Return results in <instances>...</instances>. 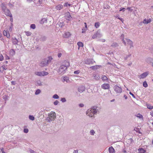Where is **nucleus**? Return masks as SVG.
I'll return each instance as SVG.
<instances>
[{
	"label": "nucleus",
	"mask_w": 153,
	"mask_h": 153,
	"mask_svg": "<svg viewBox=\"0 0 153 153\" xmlns=\"http://www.w3.org/2000/svg\"><path fill=\"white\" fill-rule=\"evenodd\" d=\"M48 116L49 117H47L46 120L48 122H50L55 120L56 118V114L55 112L51 111L48 114Z\"/></svg>",
	"instance_id": "obj_1"
},
{
	"label": "nucleus",
	"mask_w": 153,
	"mask_h": 153,
	"mask_svg": "<svg viewBox=\"0 0 153 153\" xmlns=\"http://www.w3.org/2000/svg\"><path fill=\"white\" fill-rule=\"evenodd\" d=\"M67 70V68L64 66V65H62L60 66L57 72L59 75H62L65 73Z\"/></svg>",
	"instance_id": "obj_2"
},
{
	"label": "nucleus",
	"mask_w": 153,
	"mask_h": 153,
	"mask_svg": "<svg viewBox=\"0 0 153 153\" xmlns=\"http://www.w3.org/2000/svg\"><path fill=\"white\" fill-rule=\"evenodd\" d=\"M114 91L116 92L117 95H119L120 94L122 91V88L119 87V86L116 85L114 86L113 87Z\"/></svg>",
	"instance_id": "obj_3"
},
{
	"label": "nucleus",
	"mask_w": 153,
	"mask_h": 153,
	"mask_svg": "<svg viewBox=\"0 0 153 153\" xmlns=\"http://www.w3.org/2000/svg\"><path fill=\"white\" fill-rule=\"evenodd\" d=\"M48 73L46 71L36 72L35 74L39 76H44L48 75Z\"/></svg>",
	"instance_id": "obj_4"
},
{
	"label": "nucleus",
	"mask_w": 153,
	"mask_h": 153,
	"mask_svg": "<svg viewBox=\"0 0 153 153\" xmlns=\"http://www.w3.org/2000/svg\"><path fill=\"white\" fill-rule=\"evenodd\" d=\"M95 62L93 59H87L84 61V63L86 65L93 64Z\"/></svg>",
	"instance_id": "obj_5"
},
{
	"label": "nucleus",
	"mask_w": 153,
	"mask_h": 153,
	"mask_svg": "<svg viewBox=\"0 0 153 153\" xmlns=\"http://www.w3.org/2000/svg\"><path fill=\"white\" fill-rule=\"evenodd\" d=\"M64 15L65 18L69 21H70L72 19V18L69 12L65 13Z\"/></svg>",
	"instance_id": "obj_6"
},
{
	"label": "nucleus",
	"mask_w": 153,
	"mask_h": 153,
	"mask_svg": "<svg viewBox=\"0 0 153 153\" xmlns=\"http://www.w3.org/2000/svg\"><path fill=\"white\" fill-rule=\"evenodd\" d=\"M48 64L47 59H45L41 62L40 65L42 67H44L47 65Z\"/></svg>",
	"instance_id": "obj_7"
},
{
	"label": "nucleus",
	"mask_w": 153,
	"mask_h": 153,
	"mask_svg": "<svg viewBox=\"0 0 153 153\" xmlns=\"http://www.w3.org/2000/svg\"><path fill=\"white\" fill-rule=\"evenodd\" d=\"M47 37L45 36L41 35L39 38L36 39V41H45L46 40Z\"/></svg>",
	"instance_id": "obj_8"
},
{
	"label": "nucleus",
	"mask_w": 153,
	"mask_h": 153,
	"mask_svg": "<svg viewBox=\"0 0 153 153\" xmlns=\"http://www.w3.org/2000/svg\"><path fill=\"white\" fill-rule=\"evenodd\" d=\"M5 14L7 16H9L10 17H12V16L10 13V10L8 9H7L6 10L4 11Z\"/></svg>",
	"instance_id": "obj_9"
},
{
	"label": "nucleus",
	"mask_w": 153,
	"mask_h": 153,
	"mask_svg": "<svg viewBox=\"0 0 153 153\" xmlns=\"http://www.w3.org/2000/svg\"><path fill=\"white\" fill-rule=\"evenodd\" d=\"M101 87L104 89H108L110 87V86L108 84L105 83L101 85Z\"/></svg>",
	"instance_id": "obj_10"
},
{
	"label": "nucleus",
	"mask_w": 153,
	"mask_h": 153,
	"mask_svg": "<svg viewBox=\"0 0 153 153\" xmlns=\"http://www.w3.org/2000/svg\"><path fill=\"white\" fill-rule=\"evenodd\" d=\"M97 110H92L88 109L86 111V114H88V113H92L94 114H96L97 112Z\"/></svg>",
	"instance_id": "obj_11"
},
{
	"label": "nucleus",
	"mask_w": 153,
	"mask_h": 153,
	"mask_svg": "<svg viewBox=\"0 0 153 153\" xmlns=\"http://www.w3.org/2000/svg\"><path fill=\"white\" fill-rule=\"evenodd\" d=\"M85 89V87L82 85H81L78 88V91L80 93H81L83 92Z\"/></svg>",
	"instance_id": "obj_12"
},
{
	"label": "nucleus",
	"mask_w": 153,
	"mask_h": 153,
	"mask_svg": "<svg viewBox=\"0 0 153 153\" xmlns=\"http://www.w3.org/2000/svg\"><path fill=\"white\" fill-rule=\"evenodd\" d=\"M126 39V41L127 44L130 45L131 46L130 47V48H132L133 47V42L130 39Z\"/></svg>",
	"instance_id": "obj_13"
},
{
	"label": "nucleus",
	"mask_w": 153,
	"mask_h": 153,
	"mask_svg": "<svg viewBox=\"0 0 153 153\" xmlns=\"http://www.w3.org/2000/svg\"><path fill=\"white\" fill-rule=\"evenodd\" d=\"M149 74V71H146L140 75V78L143 79L145 78Z\"/></svg>",
	"instance_id": "obj_14"
},
{
	"label": "nucleus",
	"mask_w": 153,
	"mask_h": 153,
	"mask_svg": "<svg viewBox=\"0 0 153 153\" xmlns=\"http://www.w3.org/2000/svg\"><path fill=\"white\" fill-rule=\"evenodd\" d=\"M12 43L13 45H18V43L19 42V41L16 37H15L14 38H12Z\"/></svg>",
	"instance_id": "obj_15"
},
{
	"label": "nucleus",
	"mask_w": 153,
	"mask_h": 153,
	"mask_svg": "<svg viewBox=\"0 0 153 153\" xmlns=\"http://www.w3.org/2000/svg\"><path fill=\"white\" fill-rule=\"evenodd\" d=\"M102 67V66L100 65H95L90 67V68L92 70H96Z\"/></svg>",
	"instance_id": "obj_16"
},
{
	"label": "nucleus",
	"mask_w": 153,
	"mask_h": 153,
	"mask_svg": "<svg viewBox=\"0 0 153 153\" xmlns=\"http://www.w3.org/2000/svg\"><path fill=\"white\" fill-rule=\"evenodd\" d=\"M71 34L69 32H65L64 34L63 35V37L65 38H69L71 36Z\"/></svg>",
	"instance_id": "obj_17"
},
{
	"label": "nucleus",
	"mask_w": 153,
	"mask_h": 153,
	"mask_svg": "<svg viewBox=\"0 0 153 153\" xmlns=\"http://www.w3.org/2000/svg\"><path fill=\"white\" fill-rule=\"evenodd\" d=\"M108 152L109 153H114L115 150L112 146H111L108 149Z\"/></svg>",
	"instance_id": "obj_18"
},
{
	"label": "nucleus",
	"mask_w": 153,
	"mask_h": 153,
	"mask_svg": "<svg viewBox=\"0 0 153 153\" xmlns=\"http://www.w3.org/2000/svg\"><path fill=\"white\" fill-rule=\"evenodd\" d=\"M9 53L10 54V56H14L16 53L15 51L13 49H11L9 51Z\"/></svg>",
	"instance_id": "obj_19"
},
{
	"label": "nucleus",
	"mask_w": 153,
	"mask_h": 153,
	"mask_svg": "<svg viewBox=\"0 0 153 153\" xmlns=\"http://www.w3.org/2000/svg\"><path fill=\"white\" fill-rule=\"evenodd\" d=\"M1 7L2 10L3 11H4L5 10H6L7 9V7L5 4L4 3H2L1 4Z\"/></svg>",
	"instance_id": "obj_20"
},
{
	"label": "nucleus",
	"mask_w": 153,
	"mask_h": 153,
	"mask_svg": "<svg viewBox=\"0 0 153 153\" xmlns=\"http://www.w3.org/2000/svg\"><path fill=\"white\" fill-rule=\"evenodd\" d=\"M63 8V6L62 4H58L55 7V8L58 10H60Z\"/></svg>",
	"instance_id": "obj_21"
},
{
	"label": "nucleus",
	"mask_w": 153,
	"mask_h": 153,
	"mask_svg": "<svg viewBox=\"0 0 153 153\" xmlns=\"http://www.w3.org/2000/svg\"><path fill=\"white\" fill-rule=\"evenodd\" d=\"M151 22V20L150 19H145L143 21V22L146 24H148L150 23Z\"/></svg>",
	"instance_id": "obj_22"
},
{
	"label": "nucleus",
	"mask_w": 153,
	"mask_h": 153,
	"mask_svg": "<svg viewBox=\"0 0 153 153\" xmlns=\"http://www.w3.org/2000/svg\"><path fill=\"white\" fill-rule=\"evenodd\" d=\"M77 45L78 46V49H79L80 47H83V44L82 42H79L77 43Z\"/></svg>",
	"instance_id": "obj_23"
},
{
	"label": "nucleus",
	"mask_w": 153,
	"mask_h": 153,
	"mask_svg": "<svg viewBox=\"0 0 153 153\" xmlns=\"http://www.w3.org/2000/svg\"><path fill=\"white\" fill-rule=\"evenodd\" d=\"M101 79L104 81L107 82L108 79L106 76L102 75V76Z\"/></svg>",
	"instance_id": "obj_24"
},
{
	"label": "nucleus",
	"mask_w": 153,
	"mask_h": 153,
	"mask_svg": "<svg viewBox=\"0 0 153 153\" xmlns=\"http://www.w3.org/2000/svg\"><path fill=\"white\" fill-rule=\"evenodd\" d=\"M63 79L64 82L66 81L67 82H68L70 81L69 77L66 76L63 77Z\"/></svg>",
	"instance_id": "obj_25"
},
{
	"label": "nucleus",
	"mask_w": 153,
	"mask_h": 153,
	"mask_svg": "<svg viewBox=\"0 0 153 153\" xmlns=\"http://www.w3.org/2000/svg\"><path fill=\"white\" fill-rule=\"evenodd\" d=\"M47 19L45 18L42 19L40 21V23L41 24H43L45 22H47Z\"/></svg>",
	"instance_id": "obj_26"
},
{
	"label": "nucleus",
	"mask_w": 153,
	"mask_h": 153,
	"mask_svg": "<svg viewBox=\"0 0 153 153\" xmlns=\"http://www.w3.org/2000/svg\"><path fill=\"white\" fill-rule=\"evenodd\" d=\"M147 60L148 62H149L150 63L152 64V65L153 67V59L151 58H148Z\"/></svg>",
	"instance_id": "obj_27"
},
{
	"label": "nucleus",
	"mask_w": 153,
	"mask_h": 153,
	"mask_svg": "<svg viewBox=\"0 0 153 153\" xmlns=\"http://www.w3.org/2000/svg\"><path fill=\"white\" fill-rule=\"evenodd\" d=\"M135 116H136V117H137L139 118L140 119H143V116L140 114L139 113L137 114V115H135Z\"/></svg>",
	"instance_id": "obj_28"
},
{
	"label": "nucleus",
	"mask_w": 153,
	"mask_h": 153,
	"mask_svg": "<svg viewBox=\"0 0 153 153\" xmlns=\"http://www.w3.org/2000/svg\"><path fill=\"white\" fill-rule=\"evenodd\" d=\"M100 25V23L99 22H96L95 23L94 26L95 27L97 28L99 27Z\"/></svg>",
	"instance_id": "obj_29"
},
{
	"label": "nucleus",
	"mask_w": 153,
	"mask_h": 153,
	"mask_svg": "<svg viewBox=\"0 0 153 153\" xmlns=\"http://www.w3.org/2000/svg\"><path fill=\"white\" fill-rule=\"evenodd\" d=\"M97 37L98 38H100L102 37V35L100 33V31L99 30H98L97 32Z\"/></svg>",
	"instance_id": "obj_30"
},
{
	"label": "nucleus",
	"mask_w": 153,
	"mask_h": 153,
	"mask_svg": "<svg viewBox=\"0 0 153 153\" xmlns=\"http://www.w3.org/2000/svg\"><path fill=\"white\" fill-rule=\"evenodd\" d=\"M111 46L112 47H117L118 46V44L116 42H114L112 43V44L111 45Z\"/></svg>",
	"instance_id": "obj_31"
},
{
	"label": "nucleus",
	"mask_w": 153,
	"mask_h": 153,
	"mask_svg": "<svg viewBox=\"0 0 153 153\" xmlns=\"http://www.w3.org/2000/svg\"><path fill=\"white\" fill-rule=\"evenodd\" d=\"M29 118L30 120L32 121L34 120L35 119L33 115H29Z\"/></svg>",
	"instance_id": "obj_32"
},
{
	"label": "nucleus",
	"mask_w": 153,
	"mask_h": 153,
	"mask_svg": "<svg viewBox=\"0 0 153 153\" xmlns=\"http://www.w3.org/2000/svg\"><path fill=\"white\" fill-rule=\"evenodd\" d=\"M147 107V108L149 109H153V106L151 105L150 104H147L146 105Z\"/></svg>",
	"instance_id": "obj_33"
},
{
	"label": "nucleus",
	"mask_w": 153,
	"mask_h": 153,
	"mask_svg": "<svg viewBox=\"0 0 153 153\" xmlns=\"http://www.w3.org/2000/svg\"><path fill=\"white\" fill-rule=\"evenodd\" d=\"M41 92V90L39 89H37L36 91L35 92V95H38L40 94Z\"/></svg>",
	"instance_id": "obj_34"
},
{
	"label": "nucleus",
	"mask_w": 153,
	"mask_h": 153,
	"mask_svg": "<svg viewBox=\"0 0 153 153\" xmlns=\"http://www.w3.org/2000/svg\"><path fill=\"white\" fill-rule=\"evenodd\" d=\"M143 86L145 88H146L148 87V84L146 81H145L143 82Z\"/></svg>",
	"instance_id": "obj_35"
},
{
	"label": "nucleus",
	"mask_w": 153,
	"mask_h": 153,
	"mask_svg": "<svg viewBox=\"0 0 153 153\" xmlns=\"http://www.w3.org/2000/svg\"><path fill=\"white\" fill-rule=\"evenodd\" d=\"M65 63V64L64 65V66H65L67 68V69L68 68V67L70 66L69 63L68 62L66 61Z\"/></svg>",
	"instance_id": "obj_36"
},
{
	"label": "nucleus",
	"mask_w": 153,
	"mask_h": 153,
	"mask_svg": "<svg viewBox=\"0 0 153 153\" xmlns=\"http://www.w3.org/2000/svg\"><path fill=\"white\" fill-rule=\"evenodd\" d=\"M64 22H60L59 24V27L62 28L64 25Z\"/></svg>",
	"instance_id": "obj_37"
},
{
	"label": "nucleus",
	"mask_w": 153,
	"mask_h": 153,
	"mask_svg": "<svg viewBox=\"0 0 153 153\" xmlns=\"http://www.w3.org/2000/svg\"><path fill=\"white\" fill-rule=\"evenodd\" d=\"M25 32L26 35L27 36H30L32 34L29 31H25Z\"/></svg>",
	"instance_id": "obj_38"
},
{
	"label": "nucleus",
	"mask_w": 153,
	"mask_h": 153,
	"mask_svg": "<svg viewBox=\"0 0 153 153\" xmlns=\"http://www.w3.org/2000/svg\"><path fill=\"white\" fill-rule=\"evenodd\" d=\"M47 59L48 63L51 62L53 58L51 56H49Z\"/></svg>",
	"instance_id": "obj_39"
},
{
	"label": "nucleus",
	"mask_w": 153,
	"mask_h": 153,
	"mask_svg": "<svg viewBox=\"0 0 153 153\" xmlns=\"http://www.w3.org/2000/svg\"><path fill=\"white\" fill-rule=\"evenodd\" d=\"M59 97V96L57 94H55L53 96V98L55 99H58Z\"/></svg>",
	"instance_id": "obj_40"
},
{
	"label": "nucleus",
	"mask_w": 153,
	"mask_h": 153,
	"mask_svg": "<svg viewBox=\"0 0 153 153\" xmlns=\"http://www.w3.org/2000/svg\"><path fill=\"white\" fill-rule=\"evenodd\" d=\"M100 78V77L99 76V75L97 76L95 75V76H94V78L97 80H99Z\"/></svg>",
	"instance_id": "obj_41"
},
{
	"label": "nucleus",
	"mask_w": 153,
	"mask_h": 153,
	"mask_svg": "<svg viewBox=\"0 0 153 153\" xmlns=\"http://www.w3.org/2000/svg\"><path fill=\"white\" fill-rule=\"evenodd\" d=\"M30 28L33 29H34L36 28V25L34 24H32L30 25Z\"/></svg>",
	"instance_id": "obj_42"
},
{
	"label": "nucleus",
	"mask_w": 153,
	"mask_h": 153,
	"mask_svg": "<svg viewBox=\"0 0 153 153\" xmlns=\"http://www.w3.org/2000/svg\"><path fill=\"white\" fill-rule=\"evenodd\" d=\"M71 5V4H68V2H65L64 4V6L65 7H67L68 6H70Z\"/></svg>",
	"instance_id": "obj_43"
},
{
	"label": "nucleus",
	"mask_w": 153,
	"mask_h": 153,
	"mask_svg": "<svg viewBox=\"0 0 153 153\" xmlns=\"http://www.w3.org/2000/svg\"><path fill=\"white\" fill-rule=\"evenodd\" d=\"M97 107H98L97 106H92L91 107V110H97Z\"/></svg>",
	"instance_id": "obj_44"
},
{
	"label": "nucleus",
	"mask_w": 153,
	"mask_h": 153,
	"mask_svg": "<svg viewBox=\"0 0 153 153\" xmlns=\"http://www.w3.org/2000/svg\"><path fill=\"white\" fill-rule=\"evenodd\" d=\"M60 100L62 102H65L66 101V99L64 97L61 98Z\"/></svg>",
	"instance_id": "obj_45"
},
{
	"label": "nucleus",
	"mask_w": 153,
	"mask_h": 153,
	"mask_svg": "<svg viewBox=\"0 0 153 153\" xmlns=\"http://www.w3.org/2000/svg\"><path fill=\"white\" fill-rule=\"evenodd\" d=\"M131 54H129L128 55H127L126 57H125L124 59H125L126 60L129 57H131Z\"/></svg>",
	"instance_id": "obj_46"
},
{
	"label": "nucleus",
	"mask_w": 153,
	"mask_h": 153,
	"mask_svg": "<svg viewBox=\"0 0 153 153\" xmlns=\"http://www.w3.org/2000/svg\"><path fill=\"white\" fill-rule=\"evenodd\" d=\"M90 134L91 135H94V134L95 133V132L93 130H91L90 131Z\"/></svg>",
	"instance_id": "obj_47"
},
{
	"label": "nucleus",
	"mask_w": 153,
	"mask_h": 153,
	"mask_svg": "<svg viewBox=\"0 0 153 153\" xmlns=\"http://www.w3.org/2000/svg\"><path fill=\"white\" fill-rule=\"evenodd\" d=\"M97 37V32L95 33L92 36V38L93 39H95Z\"/></svg>",
	"instance_id": "obj_48"
},
{
	"label": "nucleus",
	"mask_w": 153,
	"mask_h": 153,
	"mask_svg": "<svg viewBox=\"0 0 153 153\" xmlns=\"http://www.w3.org/2000/svg\"><path fill=\"white\" fill-rule=\"evenodd\" d=\"M23 131L24 133H27L28 132L29 130L27 128H24Z\"/></svg>",
	"instance_id": "obj_49"
},
{
	"label": "nucleus",
	"mask_w": 153,
	"mask_h": 153,
	"mask_svg": "<svg viewBox=\"0 0 153 153\" xmlns=\"http://www.w3.org/2000/svg\"><path fill=\"white\" fill-rule=\"evenodd\" d=\"M13 24L12 23H11V26H10L9 28V30L10 31H11L12 30V27L13 26Z\"/></svg>",
	"instance_id": "obj_50"
},
{
	"label": "nucleus",
	"mask_w": 153,
	"mask_h": 153,
	"mask_svg": "<svg viewBox=\"0 0 153 153\" xmlns=\"http://www.w3.org/2000/svg\"><path fill=\"white\" fill-rule=\"evenodd\" d=\"M124 35L123 34H122L121 35V36H120V38L121 39H122V40H124Z\"/></svg>",
	"instance_id": "obj_51"
},
{
	"label": "nucleus",
	"mask_w": 153,
	"mask_h": 153,
	"mask_svg": "<svg viewBox=\"0 0 153 153\" xmlns=\"http://www.w3.org/2000/svg\"><path fill=\"white\" fill-rule=\"evenodd\" d=\"M80 72V71L79 70H77L76 71H75L74 72V74H79Z\"/></svg>",
	"instance_id": "obj_52"
},
{
	"label": "nucleus",
	"mask_w": 153,
	"mask_h": 153,
	"mask_svg": "<svg viewBox=\"0 0 153 153\" xmlns=\"http://www.w3.org/2000/svg\"><path fill=\"white\" fill-rule=\"evenodd\" d=\"M59 102L57 100H56L53 102V104L54 105H58V103H59Z\"/></svg>",
	"instance_id": "obj_53"
},
{
	"label": "nucleus",
	"mask_w": 153,
	"mask_h": 153,
	"mask_svg": "<svg viewBox=\"0 0 153 153\" xmlns=\"http://www.w3.org/2000/svg\"><path fill=\"white\" fill-rule=\"evenodd\" d=\"M85 24V27L84 28V30H86L87 29V23L86 22L84 23Z\"/></svg>",
	"instance_id": "obj_54"
},
{
	"label": "nucleus",
	"mask_w": 153,
	"mask_h": 153,
	"mask_svg": "<svg viewBox=\"0 0 153 153\" xmlns=\"http://www.w3.org/2000/svg\"><path fill=\"white\" fill-rule=\"evenodd\" d=\"M126 9L124 7H121L120 8V11H122L123 12H124L125 11V10Z\"/></svg>",
	"instance_id": "obj_55"
},
{
	"label": "nucleus",
	"mask_w": 153,
	"mask_h": 153,
	"mask_svg": "<svg viewBox=\"0 0 153 153\" xmlns=\"http://www.w3.org/2000/svg\"><path fill=\"white\" fill-rule=\"evenodd\" d=\"M84 105L83 103H80L79 104V106L80 108L83 107Z\"/></svg>",
	"instance_id": "obj_56"
},
{
	"label": "nucleus",
	"mask_w": 153,
	"mask_h": 153,
	"mask_svg": "<svg viewBox=\"0 0 153 153\" xmlns=\"http://www.w3.org/2000/svg\"><path fill=\"white\" fill-rule=\"evenodd\" d=\"M87 115L88 116L90 117H92L93 116L94 114L92 113H91V114L88 113Z\"/></svg>",
	"instance_id": "obj_57"
},
{
	"label": "nucleus",
	"mask_w": 153,
	"mask_h": 153,
	"mask_svg": "<svg viewBox=\"0 0 153 153\" xmlns=\"http://www.w3.org/2000/svg\"><path fill=\"white\" fill-rule=\"evenodd\" d=\"M4 59V56L1 55H0V61H1Z\"/></svg>",
	"instance_id": "obj_58"
},
{
	"label": "nucleus",
	"mask_w": 153,
	"mask_h": 153,
	"mask_svg": "<svg viewBox=\"0 0 153 153\" xmlns=\"http://www.w3.org/2000/svg\"><path fill=\"white\" fill-rule=\"evenodd\" d=\"M150 50L151 53L153 54V45L152 46Z\"/></svg>",
	"instance_id": "obj_59"
},
{
	"label": "nucleus",
	"mask_w": 153,
	"mask_h": 153,
	"mask_svg": "<svg viewBox=\"0 0 153 153\" xmlns=\"http://www.w3.org/2000/svg\"><path fill=\"white\" fill-rule=\"evenodd\" d=\"M129 94H130L132 96V97H133V98H135V96L134 95V94H133L132 93H131V92H130H130H129Z\"/></svg>",
	"instance_id": "obj_60"
},
{
	"label": "nucleus",
	"mask_w": 153,
	"mask_h": 153,
	"mask_svg": "<svg viewBox=\"0 0 153 153\" xmlns=\"http://www.w3.org/2000/svg\"><path fill=\"white\" fill-rule=\"evenodd\" d=\"M11 84L12 85H15L16 84V83L15 81H12L11 82Z\"/></svg>",
	"instance_id": "obj_61"
},
{
	"label": "nucleus",
	"mask_w": 153,
	"mask_h": 153,
	"mask_svg": "<svg viewBox=\"0 0 153 153\" xmlns=\"http://www.w3.org/2000/svg\"><path fill=\"white\" fill-rule=\"evenodd\" d=\"M127 9L129 11H133V9H131V7H127Z\"/></svg>",
	"instance_id": "obj_62"
},
{
	"label": "nucleus",
	"mask_w": 153,
	"mask_h": 153,
	"mask_svg": "<svg viewBox=\"0 0 153 153\" xmlns=\"http://www.w3.org/2000/svg\"><path fill=\"white\" fill-rule=\"evenodd\" d=\"M7 32L5 30H4L3 31V34L4 36H6V35L7 34Z\"/></svg>",
	"instance_id": "obj_63"
},
{
	"label": "nucleus",
	"mask_w": 153,
	"mask_h": 153,
	"mask_svg": "<svg viewBox=\"0 0 153 153\" xmlns=\"http://www.w3.org/2000/svg\"><path fill=\"white\" fill-rule=\"evenodd\" d=\"M29 152H30V153H35V152L33 150L31 149H30L29 150Z\"/></svg>",
	"instance_id": "obj_64"
}]
</instances>
